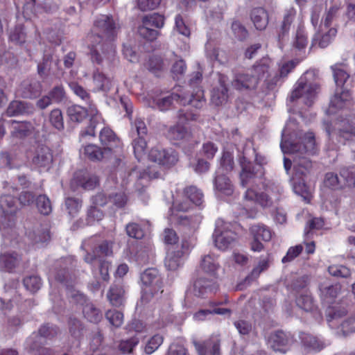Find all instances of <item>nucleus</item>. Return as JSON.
Masks as SVG:
<instances>
[{"mask_svg":"<svg viewBox=\"0 0 355 355\" xmlns=\"http://www.w3.org/2000/svg\"><path fill=\"white\" fill-rule=\"evenodd\" d=\"M119 30L118 24L112 16L102 15L94 21V31L96 36L91 48L92 60L98 64L110 65L116 60V52L113 43Z\"/></svg>","mask_w":355,"mask_h":355,"instance_id":"f257e3e1","label":"nucleus"},{"mask_svg":"<svg viewBox=\"0 0 355 355\" xmlns=\"http://www.w3.org/2000/svg\"><path fill=\"white\" fill-rule=\"evenodd\" d=\"M281 148L284 153L292 155L295 175H306L312 168V163L307 156L318 151V145L313 132H307L297 142L282 139Z\"/></svg>","mask_w":355,"mask_h":355,"instance_id":"f03ea898","label":"nucleus"},{"mask_svg":"<svg viewBox=\"0 0 355 355\" xmlns=\"http://www.w3.org/2000/svg\"><path fill=\"white\" fill-rule=\"evenodd\" d=\"M323 127L329 137V141L327 145V150H337L339 148L335 144L336 139L338 144H344L345 141L354 139L355 137V128L352 121L347 119L337 120L334 125L329 122H324Z\"/></svg>","mask_w":355,"mask_h":355,"instance_id":"7ed1b4c3","label":"nucleus"},{"mask_svg":"<svg viewBox=\"0 0 355 355\" xmlns=\"http://www.w3.org/2000/svg\"><path fill=\"white\" fill-rule=\"evenodd\" d=\"M142 284L141 300L147 304L158 300L163 293V282L159 272L155 268H148L140 276Z\"/></svg>","mask_w":355,"mask_h":355,"instance_id":"20e7f679","label":"nucleus"},{"mask_svg":"<svg viewBox=\"0 0 355 355\" xmlns=\"http://www.w3.org/2000/svg\"><path fill=\"white\" fill-rule=\"evenodd\" d=\"M283 192V188L275 182H268L264 186V192L259 193L251 187L243 195L245 206L259 204L262 207H270L273 200H278Z\"/></svg>","mask_w":355,"mask_h":355,"instance_id":"39448f33","label":"nucleus"},{"mask_svg":"<svg viewBox=\"0 0 355 355\" xmlns=\"http://www.w3.org/2000/svg\"><path fill=\"white\" fill-rule=\"evenodd\" d=\"M173 101L180 102V104L184 105L186 104L191 105L197 109H200L205 105L203 91L198 88L196 94L190 96L173 93L154 100L155 105L161 111L168 110Z\"/></svg>","mask_w":355,"mask_h":355,"instance_id":"423d86ee","label":"nucleus"},{"mask_svg":"<svg viewBox=\"0 0 355 355\" xmlns=\"http://www.w3.org/2000/svg\"><path fill=\"white\" fill-rule=\"evenodd\" d=\"M315 76L313 71H306L298 80L297 87L293 91L291 98L294 100L298 98H304V103L311 105L319 89L318 84L312 83L311 78Z\"/></svg>","mask_w":355,"mask_h":355,"instance_id":"0eeeda50","label":"nucleus"},{"mask_svg":"<svg viewBox=\"0 0 355 355\" xmlns=\"http://www.w3.org/2000/svg\"><path fill=\"white\" fill-rule=\"evenodd\" d=\"M230 224L224 223L221 220H218L216 222L213 238L215 246L220 250H227L236 240V234L230 229Z\"/></svg>","mask_w":355,"mask_h":355,"instance_id":"6e6552de","label":"nucleus"},{"mask_svg":"<svg viewBox=\"0 0 355 355\" xmlns=\"http://www.w3.org/2000/svg\"><path fill=\"white\" fill-rule=\"evenodd\" d=\"M352 105V99L349 91L344 87H336L334 95L330 100L327 113L336 114L340 110L349 108Z\"/></svg>","mask_w":355,"mask_h":355,"instance_id":"1a4fd4ad","label":"nucleus"},{"mask_svg":"<svg viewBox=\"0 0 355 355\" xmlns=\"http://www.w3.org/2000/svg\"><path fill=\"white\" fill-rule=\"evenodd\" d=\"M149 159L162 166H171L178 161V155L172 149H164L159 147L153 148L148 154ZM161 168V166H159Z\"/></svg>","mask_w":355,"mask_h":355,"instance_id":"9d476101","label":"nucleus"},{"mask_svg":"<svg viewBox=\"0 0 355 355\" xmlns=\"http://www.w3.org/2000/svg\"><path fill=\"white\" fill-rule=\"evenodd\" d=\"M75 302L83 306L84 317L89 322L98 323L102 319L101 311L97 309L87 297L78 291L71 294Z\"/></svg>","mask_w":355,"mask_h":355,"instance_id":"9b49d317","label":"nucleus"},{"mask_svg":"<svg viewBox=\"0 0 355 355\" xmlns=\"http://www.w3.org/2000/svg\"><path fill=\"white\" fill-rule=\"evenodd\" d=\"M98 184V178L96 175L85 170L76 172L71 181V187L73 190H76L79 187L85 190H92Z\"/></svg>","mask_w":355,"mask_h":355,"instance_id":"f8f14e48","label":"nucleus"},{"mask_svg":"<svg viewBox=\"0 0 355 355\" xmlns=\"http://www.w3.org/2000/svg\"><path fill=\"white\" fill-rule=\"evenodd\" d=\"M184 194L187 200L183 202H175L173 208L177 211H187L191 208V202L196 205H200L202 202L203 194L196 187H189L185 189Z\"/></svg>","mask_w":355,"mask_h":355,"instance_id":"ddd939ff","label":"nucleus"},{"mask_svg":"<svg viewBox=\"0 0 355 355\" xmlns=\"http://www.w3.org/2000/svg\"><path fill=\"white\" fill-rule=\"evenodd\" d=\"M189 247L187 243H182L180 249L171 250L167 253L164 265L168 270H176L183 263L184 257L188 253Z\"/></svg>","mask_w":355,"mask_h":355,"instance_id":"4468645a","label":"nucleus"},{"mask_svg":"<svg viewBox=\"0 0 355 355\" xmlns=\"http://www.w3.org/2000/svg\"><path fill=\"white\" fill-rule=\"evenodd\" d=\"M31 162L37 168H49L53 162L51 150L46 146H38L33 153Z\"/></svg>","mask_w":355,"mask_h":355,"instance_id":"2eb2a0df","label":"nucleus"},{"mask_svg":"<svg viewBox=\"0 0 355 355\" xmlns=\"http://www.w3.org/2000/svg\"><path fill=\"white\" fill-rule=\"evenodd\" d=\"M193 344L198 355L220 354V339L217 336H213L202 342L193 340Z\"/></svg>","mask_w":355,"mask_h":355,"instance_id":"dca6fc26","label":"nucleus"},{"mask_svg":"<svg viewBox=\"0 0 355 355\" xmlns=\"http://www.w3.org/2000/svg\"><path fill=\"white\" fill-rule=\"evenodd\" d=\"M341 291L338 284H331L325 280L319 284V296L323 303H332Z\"/></svg>","mask_w":355,"mask_h":355,"instance_id":"f3484780","label":"nucleus"},{"mask_svg":"<svg viewBox=\"0 0 355 355\" xmlns=\"http://www.w3.org/2000/svg\"><path fill=\"white\" fill-rule=\"evenodd\" d=\"M59 60L53 59V56L46 55L44 56L42 62L37 65V71L40 76L44 77L49 75L58 76L60 71L58 69Z\"/></svg>","mask_w":355,"mask_h":355,"instance_id":"a211bd4d","label":"nucleus"},{"mask_svg":"<svg viewBox=\"0 0 355 355\" xmlns=\"http://www.w3.org/2000/svg\"><path fill=\"white\" fill-rule=\"evenodd\" d=\"M290 338L282 331L272 333L268 338V345L275 352L285 353L289 344Z\"/></svg>","mask_w":355,"mask_h":355,"instance_id":"6ab92c4d","label":"nucleus"},{"mask_svg":"<svg viewBox=\"0 0 355 355\" xmlns=\"http://www.w3.org/2000/svg\"><path fill=\"white\" fill-rule=\"evenodd\" d=\"M232 84L238 90L254 89L258 84V78L254 77L253 74L248 71L246 73L236 75Z\"/></svg>","mask_w":355,"mask_h":355,"instance_id":"aec40b11","label":"nucleus"},{"mask_svg":"<svg viewBox=\"0 0 355 355\" xmlns=\"http://www.w3.org/2000/svg\"><path fill=\"white\" fill-rule=\"evenodd\" d=\"M337 31L334 28H325L320 26V31L317 32L312 40V44H318L320 48L327 47L335 38Z\"/></svg>","mask_w":355,"mask_h":355,"instance_id":"412c9836","label":"nucleus"},{"mask_svg":"<svg viewBox=\"0 0 355 355\" xmlns=\"http://www.w3.org/2000/svg\"><path fill=\"white\" fill-rule=\"evenodd\" d=\"M100 141L102 145L105 146L104 148L107 149L110 153L116 148H120L121 143L114 132L109 128H104L100 132Z\"/></svg>","mask_w":355,"mask_h":355,"instance_id":"4be33fe9","label":"nucleus"},{"mask_svg":"<svg viewBox=\"0 0 355 355\" xmlns=\"http://www.w3.org/2000/svg\"><path fill=\"white\" fill-rule=\"evenodd\" d=\"M112 243L103 241L97 248L92 250V253L87 252L84 256V260L86 263L92 264L97 259H101V256H110L112 254Z\"/></svg>","mask_w":355,"mask_h":355,"instance_id":"5701e85b","label":"nucleus"},{"mask_svg":"<svg viewBox=\"0 0 355 355\" xmlns=\"http://www.w3.org/2000/svg\"><path fill=\"white\" fill-rule=\"evenodd\" d=\"M228 98L226 77L220 76L219 85L213 89L211 93V102L216 105H220L227 102Z\"/></svg>","mask_w":355,"mask_h":355,"instance_id":"b1692460","label":"nucleus"},{"mask_svg":"<svg viewBox=\"0 0 355 355\" xmlns=\"http://www.w3.org/2000/svg\"><path fill=\"white\" fill-rule=\"evenodd\" d=\"M214 186L216 191L225 196H230L234 192L233 184L225 173H216Z\"/></svg>","mask_w":355,"mask_h":355,"instance_id":"393cba45","label":"nucleus"},{"mask_svg":"<svg viewBox=\"0 0 355 355\" xmlns=\"http://www.w3.org/2000/svg\"><path fill=\"white\" fill-rule=\"evenodd\" d=\"M200 268L211 277L218 276V270L220 269V264L218 257L214 254H207L202 257L200 261Z\"/></svg>","mask_w":355,"mask_h":355,"instance_id":"a878e982","label":"nucleus"},{"mask_svg":"<svg viewBox=\"0 0 355 355\" xmlns=\"http://www.w3.org/2000/svg\"><path fill=\"white\" fill-rule=\"evenodd\" d=\"M27 236L33 243H43L50 239L48 227L42 225L36 226L27 232Z\"/></svg>","mask_w":355,"mask_h":355,"instance_id":"bb28decb","label":"nucleus"},{"mask_svg":"<svg viewBox=\"0 0 355 355\" xmlns=\"http://www.w3.org/2000/svg\"><path fill=\"white\" fill-rule=\"evenodd\" d=\"M250 18L257 30H264L268 26L269 18L268 12L262 8H255L252 10Z\"/></svg>","mask_w":355,"mask_h":355,"instance_id":"cd10ccee","label":"nucleus"},{"mask_svg":"<svg viewBox=\"0 0 355 355\" xmlns=\"http://www.w3.org/2000/svg\"><path fill=\"white\" fill-rule=\"evenodd\" d=\"M32 112L33 108L28 103L21 101H13L9 104L6 113L8 116H14Z\"/></svg>","mask_w":355,"mask_h":355,"instance_id":"c85d7f7f","label":"nucleus"},{"mask_svg":"<svg viewBox=\"0 0 355 355\" xmlns=\"http://www.w3.org/2000/svg\"><path fill=\"white\" fill-rule=\"evenodd\" d=\"M20 261L19 256L15 252H5L0 255V270L3 271H11Z\"/></svg>","mask_w":355,"mask_h":355,"instance_id":"c756f323","label":"nucleus"},{"mask_svg":"<svg viewBox=\"0 0 355 355\" xmlns=\"http://www.w3.org/2000/svg\"><path fill=\"white\" fill-rule=\"evenodd\" d=\"M124 293L125 291L121 286L113 284L107 293V298L112 306H119L123 303Z\"/></svg>","mask_w":355,"mask_h":355,"instance_id":"7c9ffc66","label":"nucleus"},{"mask_svg":"<svg viewBox=\"0 0 355 355\" xmlns=\"http://www.w3.org/2000/svg\"><path fill=\"white\" fill-rule=\"evenodd\" d=\"M0 207L5 218L8 216L9 220H13V214L17 209L14 198L10 195L2 196L0 198Z\"/></svg>","mask_w":355,"mask_h":355,"instance_id":"2f4dec72","label":"nucleus"},{"mask_svg":"<svg viewBox=\"0 0 355 355\" xmlns=\"http://www.w3.org/2000/svg\"><path fill=\"white\" fill-rule=\"evenodd\" d=\"M301 339L303 346L308 351L319 352L325 347L322 340L311 334H303Z\"/></svg>","mask_w":355,"mask_h":355,"instance_id":"473e14b6","label":"nucleus"},{"mask_svg":"<svg viewBox=\"0 0 355 355\" xmlns=\"http://www.w3.org/2000/svg\"><path fill=\"white\" fill-rule=\"evenodd\" d=\"M167 135L174 141L187 140L191 137V132L179 123L170 128Z\"/></svg>","mask_w":355,"mask_h":355,"instance_id":"72a5a7b5","label":"nucleus"},{"mask_svg":"<svg viewBox=\"0 0 355 355\" xmlns=\"http://www.w3.org/2000/svg\"><path fill=\"white\" fill-rule=\"evenodd\" d=\"M93 82L97 91L107 92L112 87V80L104 73L96 70L93 74Z\"/></svg>","mask_w":355,"mask_h":355,"instance_id":"f704fd0d","label":"nucleus"},{"mask_svg":"<svg viewBox=\"0 0 355 355\" xmlns=\"http://www.w3.org/2000/svg\"><path fill=\"white\" fill-rule=\"evenodd\" d=\"M347 313V310L344 307L334 306H329L326 311V317L329 326L334 327L338 323Z\"/></svg>","mask_w":355,"mask_h":355,"instance_id":"c9c22d12","label":"nucleus"},{"mask_svg":"<svg viewBox=\"0 0 355 355\" xmlns=\"http://www.w3.org/2000/svg\"><path fill=\"white\" fill-rule=\"evenodd\" d=\"M214 284L204 278L196 279L193 284V293L198 297H202L204 295L214 291Z\"/></svg>","mask_w":355,"mask_h":355,"instance_id":"e433bc0d","label":"nucleus"},{"mask_svg":"<svg viewBox=\"0 0 355 355\" xmlns=\"http://www.w3.org/2000/svg\"><path fill=\"white\" fill-rule=\"evenodd\" d=\"M241 183L243 187H245L256 178V167L250 163H241Z\"/></svg>","mask_w":355,"mask_h":355,"instance_id":"4c0bfd02","label":"nucleus"},{"mask_svg":"<svg viewBox=\"0 0 355 355\" xmlns=\"http://www.w3.org/2000/svg\"><path fill=\"white\" fill-rule=\"evenodd\" d=\"M296 304L298 307L307 312L312 311L315 309L313 300L306 289L297 296Z\"/></svg>","mask_w":355,"mask_h":355,"instance_id":"58836bf2","label":"nucleus"},{"mask_svg":"<svg viewBox=\"0 0 355 355\" xmlns=\"http://www.w3.org/2000/svg\"><path fill=\"white\" fill-rule=\"evenodd\" d=\"M250 233L253 238L262 240L263 241H269L272 233L270 228L264 225H254L250 228Z\"/></svg>","mask_w":355,"mask_h":355,"instance_id":"ea45409f","label":"nucleus"},{"mask_svg":"<svg viewBox=\"0 0 355 355\" xmlns=\"http://www.w3.org/2000/svg\"><path fill=\"white\" fill-rule=\"evenodd\" d=\"M334 78L337 87H344V84L348 80L349 76L343 64H335L331 67Z\"/></svg>","mask_w":355,"mask_h":355,"instance_id":"a19ab883","label":"nucleus"},{"mask_svg":"<svg viewBox=\"0 0 355 355\" xmlns=\"http://www.w3.org/2000/svg\"><path fill=\"white\" fill-rule=\"evenodd\" d=\"M343 189L352 188L355 186V168H343L340 171Z\"/></svg>","mask_w":355,"mask_h":355,"instance_id":"79ce46f5","label":"nucleus"},{"mask_svg":"<svg viewBox=\"0 0 355 355\" xmlns=\"http://www.w3.org/2000/svg\"><path fill=\"white\" fill-rule=\"evenodd\" d=\"M67 114L71 121L80 123L87 116V111L80 105H73L68 107Z\"/></svg>","mask_w":355,"mask_h":355,"instance_id":"37998d69","label":"nucleus"},{"mask_svg":"<svg viewBox=\"0 0 355 355\" xmlns=\"http://www.w3.org/2000/svg\"><path fill=\"white\" fill-rule=\"evenodd\" d=\"M324 186L332 190H341L343 189V183L340 175L329 172L326 173L324 180Z\"/></svg>","mask_w":355,"mask_h":355,"instance_id":"c03bdc74","label":"nucleus"},{"mask_svg":"<svg viewBox=\"0 0 355 355\" xmlns=\"http://www.w3.org/2000/svg\"><path fill=\"white\" fill-rule=\"evenodd\" d=\"M234 157L232 153L229 152H224L220 160V166L216 170V173H229L234 168Z\"/></svg>","mask_w":355,"mask_h":355,"instance_id":"a18cd8bd","label":"nucleus"},{"mask_svg":"<svg viewBox=\"0 0 355 355\" xmlns=\"http://www.w3.org/2000/svg\"><path fill=\"white\" fill-rule=\"evenodd\" d=\"M271 257L270 254L261 256L258 264L253 268L248 278L250 279H257L263 271L268 269Z\"/></svg>","mask_w":355,"mask_h":355,"instance_id":"49530a36","label":"nucleus"},{"mask_svg":"<svg viewBox=\"0 0 355 355\" xmlns=\"http://www.w3.org/2000/svg\"><path fill=\"white\" fill-rule=\"evenodd\" d=\"M296 16V10L293 8H289L285 10L282 23L281 25V33L282 35L288 33Z\"/></svg>","mask_w":355,"mask_h":355,"instance_id":"de8ad7c7","label":"nucleus"},{"mask_svg":"<svg viewBox=\"0 0 355 355\" xmlns=\"http://www.w3.org/2000/svg\"><path fill=\"white\" fill-rule=\"evenodd\" d=\"M134 153L138 160H141L146 155L147 141L144 137L139 136L132 141Z\"/></svg>","mask_w":355,"mask_h":355,"instance_id":"09e8293b","label":"nucleus"},{"mask_svg":"<svg viewBox=\"0 0 355 355\" xmlns=\"http://www.w3.org/2000/svg\"><path fill=\"white\" fill-rule=\"evenodd\" d=\"M24 88L23 96L25 98H33L41 93L42 87L39 81L34 80L29 83H24Z\"/></svg>","mask_w":355,"mask_h":355,"instance_id":"8fccbe9b","label":"nucleus"},{"mask_svg":"<svg viewBox=\"0 0 355 355\" xmlns=\"http://www.w3.org/2000/svg\"><path fill=\"white\" fill-rule=\"evenodd\" d=\"M85 155L92 160H100L108 153L107 149L102 150L96 145H88L85 147Z\"/></svg>","mask_w":355,"mask_h":355,"instance_id":"3c124183","label":"nucleus"},{"mask_svg":"<svg viewBox=\"0 0 355 355\" xmlns=\"http://www.w3.org/2000/svg\"><path fill=\"white\" fill-rule=\"evenodd\" d=\"M308 44L307 35L302 27L299 26L293 42V46L297 51H302L306 48Z\"/></svg>","mask_w":355,"mask_h":355,"instance_id":"603ef678","label":"nucleus"},{"mask_svg":"<svg viewBox=\"0 0 355 355\" xmlns=\"http://www.w3.org/2000/svg\"><path fill=\"white\" fill-rule=\"evenodd\" d=\"M142 22L153 28H160L164 24V18L157 13L146 15L143 17Z\"/></svg>","mask_w":355,"mask_h":355,"instance_id":"864d4df0","label":"nucleus"},{"mask_svg":"<svg viewBox=\"0 0 355 355\" xmlns=\"http://www.w3.org/2000/svg\"><path fill=\"white\" fill-rule=\"evenodd\" d=\"M36 205L39 211L44 215L49 214L52 206L49 198L46 195H40L36 199Z\"/></svg>","mask_w":355,"mask_h":355,"instance_id":"5fc2aeb1","label":"nucleus"},{"mask_svg":"<svg viewBox=\"0 0 355 355\" xmlns=\"http://www.w3.org/2000/svg\"><path fill=\"white\" fill-rule=\"evenodd\" d=\"M46 343L36 332L33 333L26 340V347L31 351H39Z\"/></svg>","mask_w":355,"mask_h":355,"instance_id":"6e6d98bb","label":"nucleus"},{"mask_svg":"<svg viewBox=\"0 0 355 355\" xmlns=\"http://www.w3.org/2000/svg\"><path fill=\"white\" fill-rule=\"evenodd\" d=\"M138 33L141 37L149 41L155 40L158 35V31L156 29L146 25L144 22L138 27Z\"/></svg>","mask_w":355,"mask_h":355,"instance_id":"4d7b16f0","label":"nucleus"},{"mask_svg":"<svg viewBox=\"0 0 355 355\" xmlns=\"http://www.w3.org/2000/svg\"><path fill=\"white\" fill-rule=\"evenodd\" d=\"M105 318L115 327H121L123 322V314L115 309L108 310L105 313Z\"/></svg>","mask_w":355,"mask_h":355,"instance_id":"13d9d810","label":"nucleus"},{"mask_svg":"<svg viewBox=\"0 0 355 355\" xmlns=\"http://www.w3.org/2000/svg\"><path fill=\"white\" fill-rule=\"evenodd\" d=\"M293 191L296 194L300 196L305 202H309L311 199V192L309 188L304 181L300 180L298 182H295L293 184Z\"/></svg>","mask_w":355,"mask_h":355,"instance_id":"bf43d9fd","label":"nucleus"},{"mask_svg":"<svg viewBox=\"0 0 355 355\" xmlns=\"http://www.w3.org/2000/svg\"><path fill=\"white\" fill-rule=\"evenodd\" d=\"M51 124L57 130L64 129V120L62 112L59 109L53 110L49 114Z\"/></svg>","mask_w":355,"mask_h":355,"instance_id":"052dcab7","label":"nucleus"},{"mask_svg":"<svg viewBox=\"0 0 355 355\" xmlns=\"http://www.w3.org/2000/svg\"><path fill=\"white\" fill-rule=\"evenodd\" d=\"M65 206L70 216H76L81 209L82 201L78 198H67L65 200Z\"/></svg>","mask_w":355,"mask_h":355,"instance_id":"680f3d73","label":"nucleus"},{"mask_svg":"<svg viewBox=\"0 0 355 355\" xmlns=\"http://www.w3.org/2000/svg\"><path fill=\"white\" fill-rule=\"evenodd\" d=\"M26 33L21 26H16L10 34V40L16 44H22L26 41Z\"/></svg>","mask_w":355,"mask_h":355,"instance_id":"e2e57ef3","label":"nucleus"},{"mask_svg":"<svg viewBox=\"0 0 355 355\" xmlns=\"http://www.w3.org/2000/svg\"><path fill=\"white\" fill-rule=\"evenodd\" d=\"M328 272L332 276L343 278H347L351 275L349 269L342 265L330 266Z\"/></svg>","mask_w":355,"mask_h":355,"instance_id":"0e129e2a","label":"nucleus"},{"mask_svg":"<svg viewBox=\"0 0 355 355\" xmlns=\"http://www.w3.org/2000/svg\"><path fill=\"white\" fill-rule=\"evenodd\" d=\"M198 118V115L196 112L182 109L179 110L178 114V123L180 124L188 123L190 121H197Z\"/></svg>","mask_w":355,"mask_h":355,"instance_id":"69168bd1","label":"nucleus"},{"mask_svg":"<svg viewBox=\"0 0 355 355\" xmlns=\"http://www.w3.org/2000/svg\"><path fill=\"white\" fill-rule=\"evenodd\" d=\"M12 134L17 137L24 136L28 132L31 128V124L28 122L22 121L18 122L12 121Z\"/></svg>","mask_w":355,"mask_h":355,"instance_id":"338daca9","label":"nucleus"},{"mask_svg":"<svg viewBox=\"0 0 355 355\" xmlns=\"http://www.w3.org/2000/svg\"><path fill=\"white\" fill-rule=\"evenodd\" d=\"M24 285L27 290L34 293L40 288L41 279L39 277L35 275L27 277L24 279Z\"/></svg>","mask_w":355,"mask_h":355,"instance_id":"774afa93","label":"nucleus"}]
</instances>
